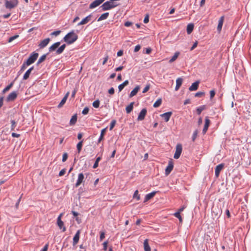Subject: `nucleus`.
<instances>
[{"label": "nucleus", "instance_id": "42", "mask_svg": "<svg viewBox=\"0 0 251 251\" xmlns=\"http://www.w3.org/2000/svg\"><path fill=\"white\" fill-rule=\"evenodd\" d=\"M215 208H216L214 206L212 207V210L213 213H216V215H220L222 214V211L221 210L218 209V210H216V211H215Z\"/></svg>", "mask_w": 251, "mask_h": 251}, {"label": "nucleus", "instance_id": "28", "mask_svg": "<svg viewBox=\"0 0 251 251\" xmlns=\"http://www.w3.org/2000/svg\"><path fill=\"white\" fill-rule=\"evenodd\" d=\"M144 249L145 251H151V248L149 245L148 239H146L144 242Z\"/></svg>", "mask_w": 251, "mask_h": 251}, {"label": "nucleus", "instance_id": "4", "mask_svg": "<svg viewBox=\"0 0 251 251\" xmlns=\"http://www.w3.org/2000/svg\"><path fill=\"white\" fill-rule=\"evenodd\" d=\"M38 53L35 52H33L25 61L27 65H31L33 64L37 59L38 57Z\"/></svg>", "mask_w": 251, "mask_h": 251}, {"label": "nucleus", "instance_id": "5", "mask_svg": "<svg viewBox=\"0 0 251 251\" xmlns=\"http://www.w3.org/2000/svg\"><path fill=\"white\" fill-rule=\"evenodd\" d=\"M18 4V0H5V6L7 9H12L16 7Z\"/></svg>", "mask_w": 251, "mask_h": 251}, {"label": "nucleus", "instance_id": "35", "mask_svg": "<svg viewBox=\"0 0 251 251\" xmlns=\"http://www.w3.org/2000/svg\"><path fill=\"white\" fill-rule=\"evenodd\" d=\"M162 103L161 99H158L153 104V106L155 108L159 107Z\"/></svg>", "mask_w": 251, "mask_h": 251}, {"label": "nucleus", "instance_id": "45", "mask_svg": "<svg viewBox=\"0 0 251 251\" xmlns=\"http://www.w3.org/2000/svg\"><path fill=\"white\" fill-rule=\"evenodd\" d=\"M116 123V121L115 120H113L111 121L110 125V128H109V129L110 130H112V129L115 126Z\"/></svg>", "mask_w": 251, "mask_h": 251}, {"label": "nucleus", "instance_id": "44", "mask_svg": "<svg viewBox=\"0 0 251 251\" xmlns=\"http://www.w3.org/2000/svg\"><path fill=\"white\" fill-rule=\"evenodd\" d=\"M133 198H135L137 199V200H139L140 199V196L138 194V190H136L134 193V195H133Z\"/></svg>", "mask_w": 251, "mask_h": 251}, {"label": "nucleus", "instance_id": "52", "mask_svg": "<svg viewBox=\"0 0 251 251\" xmlns=\"http://www.w3.org/2000/svg\"><path fill=\"white\" fill-rule=\"evenodd\" d=\"M150 88V84H147L146 85V86L144 88V89H143V91H142V93H146L147 92H148Z\"/></svg>", "mask_w": 251, "mask_h": 251}, {"label": "nucleus", "instance_id": "9", "mask_svg": "<svg viewBox=\"0 0 251 251\" xmlns=\"http://www.w3.org/2000/svg\"><path fill=\"white\" fill-rule=\"evenodd\" d=\"M147 110L146 108H143L141 110L137 118L138 121H142L145 119V117L147 114Z\"/></svg>", "mask_w": 251, "mask_h": 251}, {"label": "nucleus", "instance_id": "18", "mask_svg": "<svg viewBox=\"0 0 251 251\" xmlns=\"http://www.w3.org/2000/svg\"><path fill=\"white\" fill-rule=\"evenodd\" d=\"M210 123V121L209 120L208 117H206L205 120L204 126L203 128L202 129V133L203 134H205L206 132V131L208 129V128L209 126Z\"/></svg>", "mask_w": 251, "mask_h": 251}, {"label": "nucleus", "instance_id": "14", "mask_svg": "<svg viewBox=\"0 0 251 251\" xmlns=\"http://www.w3.org/2000/svg\"><path fill=\"white\" fill-rule=\"evenodd\" d=\"M224 19H225L224 16H222L220 18V19L219 20L218 25L217 28V31L219 32H220L221 31L222 28L223 23H224Z\"/></svg>", "mask_w": 251, "mask_h": 251}, {"label": "nucleus", "instance_id": "40", "mask_svg": "<svg viewBox=\"0 0 251 251\" xmlns=\"http://www.w3.org/2000/svg\"><path fill=\"white\" fill-rule=\"evenodd\" d=\"M100 103V100H97L93 102L92 105H93V107L97 108L99 107Z\"/></svg>", "mask_w": 251, "mask_h": 251}, {"label": "nucleus", "instance_id": "10", "mask_svg": "<svg viewBox=\"0 0 251 251\" xmlns=\"http://www.w3.org/2000/svg\"><path fill=\"white\" fill-rule=\"evenodd\" d=\"M105 0H95L89 5V8H94L101 4Z\"/></svg>", "mask_w": 251, "mask_h": 251}, {"label": "nucleus", "instance_id": "32", "mask_svg": "<svg viewBox=\"0 0 251 251\" xmlns=\"http://www.w3.org/2000/svg\"><path fill=\"white\" fill-rule=\"evenodd\" d=\"M179 54V52H176L174 54V55H173V56L170 59V60L169 61V62L171 63L172 62H173L174 61H175L176 58L178 57V55Z\"/></svg>", "mask_w": 251, "mask_h": 251}, {"label": "nucleus", "instance_id": "41", "mask_svg": "<svg viewBox=\"0 0 251 251\" xmlns=\"http://www.w3.org/2000/svg\"><path fill=\"white\" fill-rule=\"evenodd\" d=\"M174 216L179 219V221L180 223H181L182 222V217H181L179 212H176L174 214Z\"/></svg>", "mask_w": 251, "mask_h": 251}, {"label": "nucleus", "instance_id": "51", "mask_svg": "<svg viewBox=\"0 0 251 251\" xmlns=\"http://www.w3.org/2000/svg\"><path fill=\"white\" fill-rule=\"evenodd\" d=\"M204 94L205 93L203 92H198L195 94V96L196 97H201L203 96Z\"/></svg>", "mask_w": 251, "mask_h": 251}, {"label": "nucleus", "instance_id": "43", "mask_svg": "<svg viewBox=\"0 0 251 251\" xmlns=\"http://www.w3.org/2000/svg\"><path fill=\"white\" fill-rule=\"evenodd\" d=\"M48 54V53H47V54H45L44 55H43L42 56H41L39 59H38V60L40 62H43V61H45V60L46 59V57H47V55Z\"/></svg>", "mask_w": 251, "mask_h": 251}, {"label": "nucleus", "instance_id": "55", "mask_svg": "<svg viewBox=\"0 0 251 251\" xmlns=\"http://www.w3.org/2000/svg\"><path fill=\"white\" fill-rule=\"evenodd\" d=\"M66 173V169H62L59 173V176H63V175H64V174H65Z\"/></svg>", "mask_w": 251, "mask_h": 251}, {"label": "nucleus", "instance_id": "24", "mask_svg": "<svg viewBox=\"0 0 251 251\" xmlns=\"http://www.w3.org/2000/svg\"><path fill=\"white\" fill-rule=\"evenodd\" d=\"M134 102H131L128 106L126 108V112L127 113H130L133 109V105Z\"/></svg>", "mask_w": 251, "mask_h": 251}, {"label": "nucleus", "instance_id": "3", "mask_svg": "<svg viewBox=\"0 0 251 251\" xmlns=\"http://www.w3.org/2000/svg\"><path fill=\"white\" fill-rule=\"evenodd\" d=\"M118 5L115 2H112L110 0L103 3L100 6L103 11L109 10L114 8Z\"/></svg>", "mask_w": 251, "mask_h": 251}, {"label": "nucleus", "instance_id": "38", "mask_svg": "<svg viewBox=\"0 0 251 251\" xmlns=\"http://www.w3.org/2000/svg\"><path fill=\"white\" fill-rule=\"evenodd\" d=\"M82 143H83V141H81L79 142H78L77 144L76 148H77V150L78 151V152H80V151H81V150L82 149Z\"/></svg>", "mask_w": 251, "mask_h": 251}, {"label": "nucleus", "instance_id": "33", "mask_svg": "<svg viewBox=\"0 0 251 251\" xmlns=\"http://www.w3.org/2000/svg\"><path fill=\"white\" fill-rule=\"evenodd\" d=\"M205 109V105H204L198 107L196 109L197 113L198 115H200L201 114V112Z\"/></svg>", "mask_w": 251, "mask_h": 251}, {"label": "nucleus", "instance_id": "53", "mask_svg": "<svg viewBox=\"0 0 251 251\" xmlns=\"http://www.w3.org/2000/svg\"><path fill=\"white\" fill-rule=\"evenodd\" d=\"M215 95V91L214 90H212L210 91V98L212 99Z\"/></svg>", "mask_w": 251, "mask_h": 251}, {"label": "nucleus", "instance_id": "57", "mask_svg": "<svg viewBox=\"0 0 251 251\" xmlns=\"http://www.w3.org/2000/svg\"><path fill=\"white\" fill-rule=\"evenodd\" d=\"M198 41H196L193 45L192 47L190 48V50H193L195 48L197 47L198 45Z\"/></svg>", "mask_w": 251, "mask_h": 251}, {"label": "nucleus", "instance_id": "21", "mask_svg": "<svg viewBox=\"0 0 251 251\" xmlns=\"http://www.w3.org/2000/svg\"><path fill=\"white\" fill-rule=\"evenodd\" d=\"M34 69V67L32 66L29 69H28L23 76V79L26 80L29 78L30 74H31V71Z\"/></svg>", "mask_w": 251, "mask_h": 251}, {"label": "nucleus", "instance_id": "47", "mask_svg": "<svg viewBox=\"0 0 251 251\" xmlns=\"http://www.w3.org/2000/svg\"><path fill=\"white\" fill-rule=\"evenodd\" d=\"M101 159V158H97V159L93 165V168L95 169L96 168L98 167V164H99V161H100V160Z\"/></svg>", "mask_w": 251, "mask_h": 251}, {"label": "nucleus", "instance_id": "56", "mask_svg": "<svg viewBox=\"0 0 251 251\" xmlns=\"http://www.w3.org/2000/svg\"><path fill=\"white\" fill-rule=\"evenodd\" d=\"M107 245H108V242L107 241H105L103 243V250L104 251H106V250H107Z\"/></svg>", "mask_w": 251, "mask_h": 251}, {"label": "nucleus", "instance_id": "25", "mask_svg": "<svg viewBox=\"0 0 251 251\" xmlns=\"http://www.w3.org/2000/svg\"><path fill=\"white\" fill-rule=\"evenodd\" d=\"M128 83H129L128 80H126L123 83L120 84L118 86V89H119V92H121L124 88V87L125 86H126V85H127L128 84Z\"/></svg>", "mask_w": 251, "mask_h": 251}, {"label": "nucleus", "instance_id": "36", "mask_svg": "<svg viewBox=\"0 0 251 251\" xmlns=\"http://www.w3.org/2000/svg\"><path fill=\"white\" fill-rule=\"evenodd\" d=\"M28 66H29V65H27L25 61H24L23 65H22L21 67V69L19 71V73H21L23 72L24 70H25V69L27 68Z\"/></svg>", "mask_w": 251, "mask_h": 251}, {"label": "nucleus", "instance_id": "30", "mask_svg": "<svg viewBox=\"0 0 251 251\" xmlns=\"http://www.w3.org/2000/svg\"><path fill=\"white\" fill-rule=\"evenodd\" d=\"M77 121V115L76 114H75L74 115H73L70 121V125L71 126H73V125H74L76 122Z\"/></svg>", "mask_w": 251, "mask_h": 251}, {"label": "nucleus", "instance_id": "1", "mask_svg": "<svg viewBox=\"0 0 251 251\" xmlns=\"http://www.w3.org/2000/svg\"><path fill=\"white\" fill-rule=\"evenodd\" d=\"M78 39V35L75 33L74 30H72L68 33L63 38V41L68 45H71L75 42Z\"/></svg>", "mask_w": 251, "mask_h": 251}, {"label": "nucleus", "instance_id": "48", "mask_svg": "<svg viewBox=\"0 0 251 251\" xmlns=\"http://www.w3.org/2000/svg\"><path fill=\"white\" fill-rule=\"evenodd\" d=\"M60 33H61L60 30H56V31H54L51 32L50 35L51 36H57L59 35Z\"/></svg>", "mask_w": 251, "mask_h": 251}, {"label": "nucleus", "instance_id": "26", "mask_svg": "<svg viewBox=\"0 0 251 251\" xmlns=\"http://www.w3.org/2000/svg\"><path fill=\"white\" fill-rule=\"evenodd\" d=\"M194 25L193 24H189L187 26V32L188 34L192 33L194 29Z\"/></svg>", "mask_w": 251, "mask_h": 251}, {"label": "nucleus", "instance_id": "63", "mask_svg": "<svg viewBox=\"0 0 251 251\" xmlns=\"http://www.w3.org/2000/svg\"><path fill=\"white\" fill-rule=\"evenodd\" d=\"M124 51L123 50H120L117 52V56H121L123 55Z\"/></svg>", "mask_w": 251, "mask_h": 251}, {"label": "nucleus", "instance_id": "23", "mask_svg": "<svg viewBox=\"0 0 251 251\" xmlns=\"http://www.w3.org/2000/svg\"><path fill=\"white\" fill-rule=\"evenodd\" d=\"M106 129L107 127H105L101 130L100 135L98 141V143H100L102 140H103L104 136L105 134Z\"/></svg>", "mask_w": 251, "mask_h": 251}, {"label": "nucleus", "instance_id": "6", "mask_svg": "<svg viewBox=\"0 0 251 251\" xmlns=\"http://www.w3.org/2000/svg\"><path fill=\"white\" fill-rule=\"evenodd\" d=\"M174 161L172 159H171L169 161L168 166L165 169V174L166 176H168L173 170L174 168Z\"/></svg>", "mask_w": 251, "mask_h": 251}, {"label": "nucleus", "instance_id": "8", "mask_svg": "<svg viewBox=\"0 0 251 251\" xmlns=\"http://www.w3.org/2000/svg\"><path fill=\"white\" fill-rule=\"evenodd\" d=\"M84 179V176L83 173H79L78 175L77 179L75 184L76 187H78L83 181Z\"/></svg>", "mask_w": 251, "mask_h": 251}, {"label": "nucleus", "instance_id": "22", "mask_svg": "<svg viewBox=\"0 0 251 251\" xmlns=\"http://www.w3.org/2000/svg\"><path fill=\"white\" fill-rule=\"evenodd\" d=\"M140 86L139 85L137 86L130 93L129 95V98H132V97L135 96L139 90H140Z\"/></svg>", "mask_w": 251, "mask_h": 251}, {"label": "nucleus", "instance_id": "34", "mask_svg": "<svg viewBox=\"0 0 251 251\" xmlns=\"http://www.w3.org/2000/svg\"><path fill=\"white\" fill-rule=\"evenodd\" d=\"M14 84V81L11 82L8 85H7L2 91L3 93H5L8 91L13 86Z\"/></svg>", "mask_w": 251, "mask_h": 251}, {"label": "nucleus", "instance_id": "49", "mask_svg": "<svg viewBox=\"0 0 251 251\" xmlns=\"http://www.w3.org/2000/svg\"><path fill=\"white\" fill-rule=\"evenodd\" d=\"M19 37V35H15L14 36H11L10 37L9 39H8V42L9 43L10 42H11L12 41H13L14 40L17 39L18 37Z\"/></svg>", "mask_w": 251, "mask_h": 251}, {"label": "nucleus", "instance_id": "60", "mask_svg": "<svg viewBox=\"0 0 251 251\" xmlns=\"http://www.w3.org/2000/svg\"><path fill=\"white\" fill-rule=\"evenodd\" d=\"M141 49V46L139 45H136L134 48V52L138 51Z\"/></svg>", "mask_w": 251, "mask_h": 251}, {"label": "nucleus", "instance_id": "11", "mask_svg": "<svg viewBox=\"0 0 251 251\" xmlns=\"http://www.w3.org/2000/svg\"><path fill=\"white\" fill-rule=\"evenodd\" d=\"M62 215V214H61L57 218V225L59 226V228L61 229H62V231L64 232L66 231V227L64 226V223L61 220Z\"/></svg>", "mask_w": 251, "mask_h": 251}, {"label": "nucleus", "instance_id": "12", "mask_svg": "<svg viewBox=\"0 0 251 251\" xmlns=\"http://www.w3.org/2000/svg\"><path fill=\"white\" fill-rule=\"evenodd\" d=\"M224 164L221 163L217 165L215 168V176L219 177L221 171L224 168Z\"/></svg>", "mask_w": 251, "mask_h": 251}, {"label": "nucleus", "instance_id": "62", "mask_svg": "<svg viewBox=\"0 0 251 251\" xmlns=\"http://www.w3.org/2000/svg\"><path fill=\"white\" fill-rule=\"evenodd\" d=\"M105 237V233L104 232H101L100 239V241H102Z\"/></svg>", "mask_w": 251, "mask_h": 251}, {"label": "nucleus", "instance_id": "59", "mask_svg": "<svg viewBox=\"0 0 251 251\" xmlns=\"http://www.w3.org/2000/svg\"><path fill=\"white\" fill-rule=\"evenodd\" d=\"M115 90L113 87H111L108 90V93L110 95H113L114 94Z\"/></svg>", "mask_w": 251, "mask_h": 251}, {"label": "nucleus", "instance_id": "16", "mask_svg": "<svg viewBox=\"0 0 251 251\" xmlns=\"http://www.w3.org/2000/svg\"><path fill=\"white\" fill-rule=\"evenodd\" d=\"M80 230H78L73 238V244L74 246L76 245L79 240Z\"/></svg>", "mask_w": 251, "mask_h": 251}, {"label": "nucleus", "instance_id": "7", "mask_svg": "<svg viewBox=\"0 0 251 251\" xmlns=\"http://www.w3.org/2000/svg\"><path fill=\"white\" fill-rule=\"evenodd\" d=\"M18 93L16 91H13L9 94L6 98L7 101H11L14 100L17 97Z\"/></svg>", "mask_w": 251, "mask_h": 251}, {"label": "nucleus", "instance_id": "37", "mask_svg": "<svg viewBox=\"0 0 251 251\" xmlns=\"http://www.w3.org/2000/svg\"><path fill=\"white\" fill-rule=\"evenodd\" d=\"M198 132H199V131H198V129H196L194 131V132H193V135H192V141L193 142H194L195 139H196V138H197V137L198 136Z\"/></svg>", "mask_w": 251, "mask_h": 251}, {"label": "nucleus", "instance_id": "50", "mask_svg": "<svg viewBox=\"0 0 251 251\" xmlns=\"http://www.w3.org/2000/svg\"><path fill=\"white\" fill-rule=\"evenodd\" d=\"M89 109L88 107H85L82 111V114L83 115H86L88 113Z\"/></svg>", "mask_w": 251, "mask_h": 251}, {"label": "nucleus", "instance_id": "2", "mask_svg": "<svg viewBox=\"0 0 251 251\" xmlns=\"http://www.w3.org/2000/svg\"><path fill=\"white\" fill-rule=\"evenodd\" d=\"M60 42H57L54 43L49 48V51L52 52L53 51H55L56 54H61L64 51L66 45V44H63L57 49V48L60 45Z\"/></svg>", "mask_w": 251, "mask_h": 251}, {"label": "nucleus", "instance_id": "39", "mask_svg": "<svg viewBox=\"0 0 251 251\" xmlns=\"http://www.w3.org/2000/svg\"><path fill=\"white\" fill-rule=\"evenodd\" d=\"M11 130L12 131L15 130V128L16 126V122L14 120H11Z\"/></svg>", "mask_w": 251, "mask_h": 251}, {"label": "nucleus", "instance_id": "27", "mask_svg": "<svg viewBox=\"0 0 251 251\" xmlns=\"http://www.w3.org/2000/svg\"><path fill=\"white\" fill-rule=\"evenodd\" d=\"M155 193V192H152L151 193L147 194L145 197L144 201H148L153 198L154 196Z\"/></svg>", "mask_w": 251, "mask_h": 251}, {"label": "nucleus", "instance_id": "61", "mask_svg": "<svg viewBox=\"0 0 251 251\" xmlns=\"http://www.w3.org/2000/svg\"><path fill=\"white\" fill-rule=\"evenodd\" d=\"M48 248H49V243L46 244L45 245V246L44 247L43 249L41 250V251H48Z\"/></svg>", "mask_w": 251, "mask_h": 251}, {"label": "nucleus", "instance_id": "20", "mask_svg": "<svg viewBox=\"0 0 251 251\" xmlns=\"http://www.w3.org/2000/svg\"><path fill=\"white\" fill-rule=\"evenodd\" d=\"M69 92H67L66 95H65V96L64 97V98L62 99L61 101H60V102L58 104L57 107L58 108H61L63 106V105L65 103L67 99H68V97L69 96Z\"/></svg>", "mask_w": 251, "mask_h": 251}, {"label": "nucleus", "instance_id": "46", "mask_svg": "<svg viewBox=\"0 0 251 251\" xmlns=\"http://www.w3.org/2000/svg\"><path fill=\"white\" fill-rule=\"evenodd\" d=\"M182 81L183 79L181 77H179L176 80V84L181 86L182 83Z\"/></svg>", "mask_w": 251, "mask_h": 251}, {"label": "nucleus", "instance_id": "29", "mask_svg": "<svg viewBox=\"0 0 251 251\" xmlns=\"http://www.w3.org/2000/svg\"><path fill=\"white\" fill-rule=\"evenodd\" d=\"M109 13L108 12H106V13H104L103 14H102V15H101V16L98 18V22H99V21H102V20H105L106 19L108 16H109Z\"/></svg>", "mask_w": 251, "mask_h": 251}, {"label": "nucleus", "instance_id": "13", "mask_svg": "<svg viewBox=\"0 0 251 251\" xmlns=\"http://www.w3.org/2000/svg\"><path fill=\"white\" fill-rule=\"evenodd\" d=\"M182 150V145L181 144H177L176 146V151L174 157H180Z\"/></svg>", "mask_w": 251, "mask_h": 251}, {"label": "nucleus", "instance_id": "31", "mask_svg": "<svg viewBox=\"0 0 251 251\" xmlns=\"http://www.w3.org/2000/svg\"><path fill=\"white\" fill-rule=\"evenodd\" d=\"M92 15L90 14L86 17L85 18L82 19V22L84 23V25L87 24L92 19Z\"/></svg>", "mask_w": 251, "mask_h": 251}, {"label": "nucleus", "instance_id": "17", "mask_svg": "<svg viewBox=\"0 0 251 251\" xmlns=\"http://www.w3.org/2000/svg\"><path fill=\"white\" fill-rule=\"evenodd\" d=\"M50 39L49 38H47L42 41H41L40 43L39 44V47L40 49H43L46 47L47 45L50 42Z\"/></svg>", "mask_w": 251, "mask_h": 251}, {"label": "nucleus", "instance_id": "58", "mask_svg": "<svg viewBox=\"0 0 251 251\" xmlns=\"http://www.w3.org/2000/svg\"><path fill=\"white\" fill-rule=\"evenodd\" d=\"M132 25V23L131 22H129V21H127V22H125V23L124 24L125 26L126 27H129L130 25Z\"/></svg>", "mask_w": 251, "mask_h": 251}, {"label": "nucleus", "instance_id": "15", "mask_svg": "<svg viewBox=\"0 0 251 251\" xmlns=\"http://www.w3.org/2000/svg\"><path fill=\"white\" fill-rule=\"evenodd\" d=\"M172 115V112L170 111V112H167L164 113L162 114H161L160 116L162 118L164 119V120H165V121L166 122H167L169 121Z\"/></svg>", "mask_w": 251, "mask_h": 251}, {"label": "nucleus", "instance_id": "54", "mask_svg": "<svg viewBox=\"0 0 251 251\" xmlns=\"http://www.w3.org/2000/svg\"><path fill=\"white\" fill-rule=\"evenodd\" d=\"M149 22V15L147 14L144 19V23L147 24Z\"/></svg>", "mask_w": 251, "mask_h": 251}, {"label": "nucleus", "instance_id": "19", "mask_svg": "<svg viewBox=\"0 0 251 251\" xmlns=\"http://www.w3.org/2000/svg\"><path fill=\"white\" fill-rule=\"evenodd\" d=\"M200 82L199 81H197L191 85L189 88V90L190 91H196L199 87V84Z\"/></svg>", "mask_w": 251, "mask_h": 251}, {"label": "nucleus", "instance_id": "64", "mask_svg": "<svg viewBox=\"0 0 251 251\" xmlns=\"http://www.w3.org/2000/svg\"><path fill=\"white\" fill-rule=\"evenodd\" d=\"M11 136L13 137H19L20 135L15 132H12L11 134Z\"/></svg>", "mask_w": 251, "mask_h": 251}]
</instances>
